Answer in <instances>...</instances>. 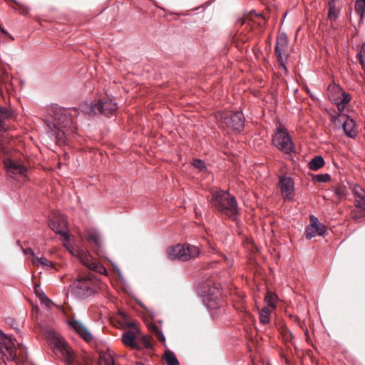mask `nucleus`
Wrapping results in <instances>:
<instances>
[{"label": "nucleus", "instance_id": "obj_30", "mask_svg": "<svg viewBox=\"0 0 365 365\" xmlns=\"http://www.w3.org/2000/svg\"><path fill=\"white\" fill-rule=\"evenodd\" d=\"M355 10L361 18H365V0H356Z\"/></svg>", "mask_w": 365, "mask_h": 365}, {"label": "nucleus", "instance_id": "obj_26", "mask_svg": "<svg viewBox=\"0 0 365 365\" xmlns=\"http://www.w3.org/2000/svg\"><path fill=\"white\" fill-rule=\"evenodd\" d=\"M33 263L36 265H41L43 267L47 269L52 268L53 267V264L51 261L47 259L46 257H35L34 259Z\"/></svg>", "mask_w": 365, "mask_h": 365}, {"label": "nucleus", "instance_id": "obj_7", "mask_svg": "<svg viewBox=\"0 0 365 365\" xmlns=\"http://www.w3.org/2000/svg\"><path fill=\"white\" fill-rule=\"evenodd\" d=\"M118 108L117 103L113 102L112 99L108 97L101 99L98 102L91 103L90 106L86 105L83 107V112L89 115L98 113L103 114L109 116L112 115Z\"/></svg>", "mask_w": 365, "mask_h": 365}, {"label": "nucleus", "instance_id": "obj_31", "mask_svg": "<svg viewBox=\"0 0 365 365\" xmlns=\"http://www.w3.org/2000/svg\"><path fill=\"white\" fill-rule=\"evenodd\" d=\"M270 310L268 307H264L259 312V321L266 324L269 322Z\"/></svg>", "mask_w": 365, "mask_h": 365}, {"label": "nucleus", "instance_id": "obj_24", "mask_svg": "<svg viewBox=\"0 0 365 365\" xmlns=\"http://www.w3.org/2000/svg\"><path fill=\"white\" fill-rule=\"evenodd\" d=\"M339 10L336 8L334 3L331 1L329 2L328 19L331 21H335L339 16Z\"/></svg>", "mask_w": 365, "mask_h": 365}, {"label": "nucleus", "instance_id": "obj_22", "mask_svg": "<svg viewBox=\"0 0 365 365\" xmlns=\"http://www.w3.org/2000/svg\"><path fill=\"white\" fill-rule=\"evenodd\" d=\"M324 165V160L322 156H315L309 163L310 170L316 171Z\"/></svg>", "mask_w": 365, "mask_h": 365}, {"label": "nucleus", "instance_id": "obj_14", "mask_svg": "<svg viewBox=\"0 0 365 365\" xmlns=\"http://www.w3.org/2000/svg\"><path fill=\"white\" fill-rule=\"evenodd\" d=\"M327 231L326 226L319 222L317 217L314 215L310 216V224L306 227L305 237L307 239H312L317 235H323Z\"/></svg>", "mask_w": 365, "mask_h": 365}, {"label": "nucleus", "instance_id": "obj_45", "mask_svg": "<svg viewBox=\"0 0 365 365\" xmlns=\"http://www.w3.org/2000/svg\"><path fill=\"white\" fill-rule=\"evenodd\" d=\"M135 365H144V364L143 363L139 362V363H137Z\"/></svg>", "mask_w": 365, "mask_h": 365}, {"label": "nucleus", "instance_id": "obj_11", "mask_svg": "<svg viewBox=\"0 0 365 365\" xmlns=\"http://www.w3.org/2000/svg\"><path fill=\"white\" fill-rule=\"evenodd\" d=\"M287 45L288 40L286 35L281 34L277 37L274 51L277 58L279 67L280 69L284 70L285 73L287 72L285 65V61L288 56Z\"/></svg>", "mask_w": 365, "mask_h": 365}, {"label": "nucleus", "instance_id": "obj_10", "mask_svg": "<svg viewBox=\"0 0 365 365\" xmlns=\"http://www.w3.org/2000/svg\"><path fill=\"white\" fill-rule=\"evenodd\" d=\"M201 293L204 302L210 309H216L218 307L217 301L221 294L219 284L209 282L206 285L201 288Z\"/></svg>", "mask_w": 365, "mask_h": 365}, {"label": "nucleus", "instance_id": "obj_25", "mask_svg": "<svg viewBox=\"0 0 365 365\" xmlns=\"http://www.w3.org/2000/svg\"><path fill=\"white\" fill-rule=\"evenodd\" d=\"M99 365H114V359L110 354L102 353L100 354Z\"/></svg>", "mask_w": 365, "mask_h": 365}, {"label": "nucleus", "instance_id": "obj_20", "mask_svg": "<svg viewBox=\"0 0 365 365\" xmlns=\"http://www.w3.org/2000/svg\"><path fill=\"white\" fill-rule=\"evenodd\" d=\"M86 238L91 245H93L97 247L101 246V238L97 230L94 229H86Z\"/></svg>", "mask_w": 365, "mask_h": 365}, {"label": "nucleus", "instance_id": "obj_13", "mask_svg": "<svg viewBox=\"0 0 365 365\" xmlns=\"http://www.w3.org/2000/svg\"><path fill=\"white\" fill-rule=\"evenodd\" d=\"M4 165L7 173L13 177L15 175L26 176L27 168L24 166L21 161L11 159L6 157L4 159Z\"/></svg>", "mask_w": 365, "mask_h": 365}, {"label": "nucleus", "instance_id": "obj_33", "mask_svg": "<svg viewBox=\"0 0 365 365\" xmlns=\"http://www.w3.org/2000/svg\"><path fill=\"white\" fill-rule=\"evenodd\" d=\"M282 334H283L284 338L286 341H291L294 338L292 332L290 331L286 327L283 329V330L282 331Z\"/></svg>", "mask_w": 365, "mask_h": 365}, {"label": "nucleus", "instance_id": "obj_19", "mask_svg": "<svg viewBox=\"0 0 365 365\" xmlns=\"http://www.w3.org/2000/svg\"><path fill=\"white\" fill-rule=\"evenodd\" d=\"M49 227L56 233L64 235L66 232L67 222L63 216H55L50 220Z\"/></svg>", "mask_w": 365, "mask_h": 365}, {"label": "nucleus", "instance_id": "obj_37", "mask_svg": "<svg viewBox=\"0 0 365 365\" xmlns=\"http://www.w3.org/2000/svg\"><path fill=\"white\" fill-rule=\"evenodd\" d=\"M155 334L159 341H160L162 342H165V337L163 333L162 332V331L160 330L158 327H155Z\"/></svg>", "mask_w": 365, "mask_h": 365}, {"label": "nucleus", "instance_id": "obj_12", "mask_svg": "<svg viewBox=\"0 0 365 365\" xmlns=\"http://www.w3.org/2000/svg\"><path fill=\"white\" fill-rule=\"evenodd\" d=\"M80 261L89 269L100 274L106 272L105 267L100 262L93 261L92 256L88 251L78 250L76 253Z\"/></svg>", "mask_w": 365, "mask_h": 365}, {"label": "nucleus", "instance_id": "obj_46", "mask_svg": "<svg viewBox=\"0 0 365 365\" xmlns=\"http://www.w3.org/2000/svg\"><path fill=\"white\" fill-rule=\"evenodd\" d=\"M286 363H287V364H289V361H288V360L287 359V360H286Z\"/></svg>", "mask_w": 365, "mask_h": 365}, {"label": "nucleus", "instance_id": "obj_1", "mask_svg": "<svg viewBox=\"0 0 365 365\" xmlns=\"http://www.w3.org/2000/svg\"><path fill=\"white\" fill-rule=\"evenodd\" d=\"M79 114L78 110L75 108L52 106L43 120L46 133L49 137H71L78 135L74 118Z\"/></svg>", "mask_w": 365, "mask_h": 365}, {"label": "nucleus", "instance_id": "obj_3", "mask_svg": "<svg viewBox=\"0 0 365 365\" xmlns=\"http://www.w3.org/2000/svg\"><path fill=\"white\" fill-rule=\"evenodd\" d=\"M15 341V339L5 334L0 339V360L6 365L9 362L14 361L16 359L24 361L26 359L24 356V353L26 351V347L19 344L18 349L19 353L18 354Z\"/></svg>", "mask_w": 365, "mask_h": 365}, {"label": "nucleus", "instance_id": "obj_4", "mask_svg": "<svg viewBox=\"0 0 365 365\" xmlns=\"http://www.w3.org/2000/svg\"><path fill=\"white\" fill-rule=\"evenodd\" d=\"M122 341L128 347L140 350L152 346L151 337L142 336L139 329L133 326L131 329L125 331L122 335Z\"/></svg>", "mask_w": 365, "mask_h": 365}, {"label": "nucleus", "instance_id": "obj_16", "mask_svg": "<svg viewBox=\"0 0 365 365\" xmlns=\"http://www.w3.org/2000/svg\"><path fill=\"white\" fill-rule=\"evenodd\" d=\"M56 349L59 351L64 360L71 364L73 362L74 354L72 349L66 343V341L61 337H56L54 342Z\"/></svg>", "mask_w": 365, "mask_h": 365}, {"label": "nucleus", "instance_id": "obj_39", "mask_svg": "<svg viewBox=\"0 0 365 365\" xmlns=\"http://www.w3.org/2000/svg\"><path fill=\"white\" fill-rule=\"evenodd\" d=\"M22 250L25 255H29L34 257V258L36 257L34 252L33 251V250L31 248H29V247L25 248V249L23 248Z\"/></svg>", "mask_w": 365, "mask_h": 365}, {"label": "nucleus", "instance_id": "obj_17", "mask_svg": "<svg viewBox=\"0 0 365 365\" xmlns=\"http://www.w3.org/2000/svg\"><path fill=\"white\" fill-rule=\"evenodd\" d=\"M272 144L284 153L291 154L295 152L292 138H272Z\"/></svg>", "mask_w": 365, "mask_h": 365}, {"label": "nucleus", "instance_id": "obj_6", "mask_svg": "<svg viewBox=\"0 0 365 365\" xmlns=\"http://www.w3.org/2000/svg\"><path fill=\"white\" fill-rule=\"evenodd\" d=\"M71 288L77 297L86 298L97 292L98 285L96 279L88 276L78 278Z\"/></svg>", "mask_w": 365, "mask_h": 365}, {"label": "nucleus", "instance_id": "obj_41", "mask_svg": "<svg viewBox=\"0 0 365 365\" xmlns=\"http://www.w3.org/2000/svg\"><path fill=\"white\" fill-rule=\"evenodd\" d=\"M210 249H211L210 252H215V247H214L212 245H210Z\"/></svg>", "mask_w": 365, "mask_h": 365}, {"label": "nucleus", "instance_id": "obj_36", "mask_svg": "<svg viewBox=\"0 0 365 365\" xmlns=\"http://www.w3.org/2000/svg\"><path fill=\"white\" fill-rule=\"evenodd\" d=\"M349 101H350L349 95V94H344L343 95V98L341 99V101L337 105L338 109H340V106H341L342 105L346 104L347 103L349 102Z\"/></svg>", "mask_w": 365, "mask_h": 365}, {"label": "nucleus", "instance_id": "obj_8", "mask_svg": "<svg viewBox=\"0 0 365 365\" xmlns=\"http://www.w3.org/2000/svg\"><path fill=\"white\" fill-rule=\"evenodd\" d=\"M216 118L227 128L240 133L245 125V118L242 112H220Z\"/></svg>", "mask_w": 365, "mask_h": 365}, {"label": "nucleus", "instance_id": "obj_35", "mask_svg": "<svg viewBox=\"0 0 365 365\" xmlns=\"http://www.w3.org/2000/svg\"><path fill=\"white\" fill-rule=\"evenodd\" d=\"M192 165L199 170H202L205 168V163L200 159L194 160L192 162Z\"/></svg>", "mask_w": 365, "mask_h": 365}, {"label": "nucleus", "instance_id": "obj_44", "mask_svg": "<svg viewBox=\"0 0 365 365\" xmlns=\"http://www.w3.org/2000/svg\"><path fill=\"white\" fill-rule=\"evenodd\" d=\"M306 334H307V339L309 338V335H308V330L306 329Z\"/></svg>", "mask_w": 365, "mask_h": 365}, {"label": "nucleus", "instance_id": "obj_32", "mask_svg": "<svg viewBox=\"0 0 365 365\" xmlns=\"http://www.w3.org/2000/svg\"><path fill=\"white\" fill-rule=\"evenodd\" d=\"M314 180L319 182H326L330 180L329 174H319L314 176Z\"/></svg>", "mask_w": 365, "mask_h": 365}, {"label": "nucleus", "instance_id": "obj_38", "mask_svg": "<svg viewBox=\"0 0 365 365\" xmlns=\"http://www.w3.org/2000/svg\"><path fill=\"white\" fill-rule=\"evenodd\" d=\"M40 300L48 307H49L50 304L52 303V302L44 294H42L40 296Z\"/></svg>", "mask_w": 365, "mask_h": 365}, {"label": "nucleus", "instance_id": "obj_42", "mask_svg": "<svg viewBox=\"0 0 365 365\" xmlns=\"http://www.w3.org/2000/svg\"><path fill=\"white\" fill-rule=\"evenodd\" d=\"M4 334V333L0 330V339L1 338V336Z\"/></svg>", "mask_w": 365, "mask_h": 365}, {"label": "nucleus", "instance_id": "obj_2", "mask_svg": "<svg viewBox=\"0 0 365 365\" xmlns=\"http://www.w3.org/2000/svg\"><path fill=\"white\" fill-rule=\"evenodd\" d=\"M210 202L216 210L230 218H235L239 213L236 199L228 191L217 190L212 192Z\"/></svg>", "mask_w": 365, "mask_h": 365}, {"label": "nucleus", "instance_id": "obj_47", "mask_svg": "<svg viewBox=\"0 0 365 365\" xmlns=\"http://www.w3.org/2000/svg\"><path fill=\"white\" fill-rule=\"evenodd\" d=\"M211 264H216V262H211Z\"/></svg>", "mask_w": 365, "mask_h": 365}, {"label": "nucleus", "instance_id": "obj_21", "mask_svg": "<svg viewBox=\"0 0 365 365\" xmlns=\"http://www.w3.org/2000/svg\"><path fill=\"white\" fill-rule=\"evenodd\" d=\"M14 118V113L13 110L5 107H0V131H5L6 130V120Z\"/></svg>", "mask_w": 365, "mask_h": 365}, {"label": "nucleus", "instance_id": "obj_5", "mask_svg": "<svg viewBox=\"0 0 365 365\" xmlns=\"http://www.w3.org/2000/svg\"><path fill=\"white\" fill-rule=\"evenodd\" d=\"M200 253L199 247L190 244H177L174 246L168 247L166 250L168 259L170 260L178 259L182 262L197 257Z\"/></svg>", "mask_w": 365, "mask_h": 365}, {"label": "nucleus", "instance_id": "obj_18", "mask_svg": "<svg viewBox=\"0 0 365 365\" xmlns=\"http://www.w3.org/2000/svg\"><path fill=\"white\" fill-rule=\"evenodd\" d=\"M68 324L86 341H91L93 338L91 334L80 321L71 319L68 321Z\"/></svg>", "mask_w": 365, "mask_h": 365}, {"label": "nucleus", "instance_id": "obj_34", "mask_svg": "<svg viewBox=\"0 0 365 365\" xmlns=\"http://www.w3.org/2000/svg\"><path fill=\"white\" fill-rule=\"evenodd\" d=\"M275 135L277 137H289L286 129L281 127L276 128Z\"/></svg>", "mask_w": 365, "mask_h": 365}, {"label": "nucleus", "instance_id": "obj_23", "mask_svg": "<svg viewBox=\"0 0 365 365\" xmlns=\"http://www.w3.org/2000/svg\"><path fill=\"white\" fill-rule=\"evenodd\" d=\"M355 123L352 119H347L343 123V129L347 137H354L355 133H354V128Z\"/></svg>", "mask_w": 365, "mask_h": 365}, {"label": "nucleus", "instance_id": "obj_28", "mask_svg": "<svg viewBox=\"0 0 365 365\" xmlns=\"http://www.w3.org/2000/svg\"><path fill=\"white\" fill-rule=\"evenodd\" d=\"M276 301L277 295L272 292H267L264 297V302L268 305V307L275 308Z\"/></svg>", "mask_w": 365, "mask_h": 365}, {"label": "nucleus", "instance_id": "obj_9", "mask_svg": "<svg viewBox=\"0 0 365 365\" xmlns=\"http://www.w3.org/2000/svg\"><path fill=\"white\" fill-rule=\"evenodd\" d=\"M352 190L355 207L351 210L350 216L354 220H359L365 217V190L357 184L354 185Z\"/></svg>", "mask_w": 365, "mask_h": 365}, {"label": "nucleus", "instance_id": "obj_40", "mask_svg": "<svg viewBox=\"0 0 365 365\" xmlns=\"http://www.w3.org/2000/svg\"><path fill=\"white\" fill-rule=\"evenodd\" d=\"M3 138H1V140H0V149L4 153V154H6L8 153V150H6V148L3 145L1 141H2Z\"/></svg>", "mask_w": 365, "mask_h": 365}, {"label": "nucleus", "instance_id": "obj_43", "mask_svg": "<svg viewBox=\"0 0 365 365\" xmlns=\"http://www.w3.org/2000/svg\"><path fill=\"white\" fill-rule=\"evenodd\" d=\"M344 105H342L341 106H340V109H339V110H342L344 109Z\"/></svg>", "mask_w": 365, "mask_h": 365}, {"label": "nucleus", "instance_id": "obj_15", "mask_svg": "<svg viewBox=\"0 0 365 365\" xmlns=\"http://www.w3.org/2000/svg\"><path fill=\"white\" fill-rule=\"evenodd\" d=\"M279 186L284 200H291L294 192V183L292 178L284 175L280 176Z\"/></svg>", "mask_w": 365, "mask_h": 365}, {"label": "nucleus", "instance_id": "obj_27", "mask_svg": "<svg viewBox=\"0 0 365 365\" xmlns=\"http://www.w3.org/2000/svg\"><path fill=\"white\" fill-rule=\"evenodd\" d=\"M346 189L344 186L339 185L334 189V196L336 197V203L339 202L346 195Z\"/></svg>", "mask_w": 365, "mask_h": 365}, {"label": "nucleus", "instance_id": "obj_29", "mask_svg": "<svg viewBox=\"0 0 365 365\" xmlns=\"http://www.w3.org/2000/svg\"><path fill=\"white\" fill-rule=\"evenodd\" d=\"M165 360L168 365H179V361L174 353L167 351L165 353Z\"/></svg>", "mask_w": 365, "mask_h": 365}]
</instances>
